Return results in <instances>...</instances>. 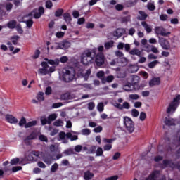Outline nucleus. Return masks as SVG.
Wrapping results in <instances>:
<instances>
[{
  "mask_svg": "<svg viewBox=\"0 0 180 180\" xmlns=\"http://www.w3.org/2000/svg\"><path fill=\"white\" fill-rule=\"evenodd\" d=\"M45 60L48 61V63L47 62H41V65L42 68L39 69L38 72L40 75H51L56 71V66H49V64L51 65H58L60 60L58 59L53 60L47 58Z\"/></svg>",
  "mask_w": 180,
  "mask_h": 180,
  "instance_id": "nucleus-1",
  "label": "nucleus"
},
{
  "mask_svg": "<svg viewBox=\"0 0 180 180\" xmlns=\"http://www.w3.org/2000/svg\"><path fill=\"white\" fill-rule=\"evenodd\" d=\"M59 78L64 82H71L75 78V70L73 68H65L59 72Z\"/></svg>",
  "mask_w": 180,
  "mask_h": 180,
  "instance_id": "nucleus-2",
  "label": "nucleus"
},
{
  "mask_svg": "<svg viewBox=\"0 0 180 180\" xmlns=\"http://www.w3.org/2000/svg\"><path fill=\"white\" fill-rule=\"evenodd\" d=\"M96 54V49H87L83 52L81 56V63L84 65H88L94 61V57Z\"/></svg>",
  "mask_w": 180,
  "mask_h": 180,
  "instance_id": "nucleus-3",
  "label": "nucleus"
},
{
  "mask_svg": "<svg viewBox=\"0 0 180 180\" xmlns=\"http://www.w3.org/2000/svg\"><path fill=\"white\" fill-rule=\"evenodd\" d=\"M180 95L178 94L176 97L173 99V101L169 103V107L167 110V113L171 114L174 113L176 110V108L179 106L180 103Z\"/></svg>",
  "mask_w": 180,
  "mask_h": 180,
  "instance_id": "nucleus-4",
  "label": "nucleus"
},
{
  "mask_svg": "<svg viewBox=\"0 0 180 180\" xmlns=\"http://www.w3.org/2000/svg\"><path fill=\"white\" fill-rule=\"evenodd\" d=\"M124 126L128 133H133L134 131V122L129 117H124Z\"/></svg>",
  "mask_w": 180,
  "mask_h": 180,
  "instance_id": "nucleus-5",
  "label": "nucleus"
},
{
  "mask_svg": "<svg viewBox=\"0 0 180 180\" xmlns=\"http://www.w3.org/2000/svg\"><path fill=\"white\" fill-rule=\"evenodd\" d=\"M71 46V44L69 41H63L60 42H55L51 47L52 50H64Z\"/></svg>",
  "mask_w": 180,
  "mask_h": 180,
  "instance_id": "nucleus-6",
  "label": "nucleus"
},
{
  "mask_svg": "<svg viewBox=\"0 0 180 180\" xmlns=\"http://www.w3.org/2000/svg\"><path fill=\"white\" fill-rule=\"evenodd\" d=\"M163 141L165 143L162 145H160L158 146L159 153H164V151H172L174 148L171 147V144L169 143V138H165Z\"/></svg>",
  "mask_w": 180,
  "mask_h": 180,
  "instance_id": "nucleus-7",
  "label": "nucleus"
},
{
  "mask_svg": "<svg viewBox=\"0 0 180 180\" xmlns=\"http://www.w3.org/2000/svg\"><path fill=\"white\" fill-rule=\"evenodd\" d=\"M95 63L97 67H101V65L105 64V55L103 53L100 52L96 56Z\"/></svg>",
  "mask_w": 180,
  "mask_h": 180,
  "instance_id": "nucleus-8",
  "label": "nucleus"
},
{
  "mask_svg": "<svg viewBox=\"0 0 180 180\" xmlns=\"http://www.w3.org/2000/svg\"><path fill=\"white\" fill-rule=\"evenodd\" d=\"M43 13H44V8L39 7L38 10H34L31 12L28 16H34L35 19H39Z\"/></svg>",
  "mask_w": 180,
  "mask_h": 180,
  "instance_id": "nucleus-9",
  "label": "nucleus"
},
{
  "mask_svg": "<svg viewBox=\"0 0 180 180\" xmlns=\"http://www.w3.org/2000/svg\"><path fill=\"white\" fill-rule=\"evenodd\" d=\"M112 39H119V37H122L123 34H126V29L118 28L115 31L112 32Z\"/></svg>",
  "mask_w": 180,
  "mask_h": 180,
  "instance_id": "nucleus-10",
  "label": "nucleus"
},
{
  "mask_svg": "<svg viewBox=\"0 0 180 180\" xmlns=\"http://www.w3.org/2000/svg\"><path fill=\"white\" fill-rule=\"evenodd\" d=\"M123 89L127 92H129L130 91H133V89H134L135 91L141 89V86H140L139 85H133L131 83H127V84L123 86Z\"/></svg>",
  "mask_w": 180,
  "mask_h": 180,
  "instance_id": "nucleus-11",
  "label": "nucleus"
},
{
  "mask_svg": "<svg viewBox=\"0 0 180 180\" xmlns=\"http://www.w3.org/2000/svg\"><path fill=\"white\" fill-rule=\"evenodd\" d=\"M41 158L45 164H47V165H51L53 162V155H51L50 153H44Z\"/></svg>",
  "mask_w": 180,
  "mask_h": 180,
  "instance_id": "nucleus-12",
  "label": "nucleus"
},
{
  "mask_svg": "<svg viewBox=\"0 0 180 180\" xmlns=\"http://www.w3.org/2000/svg\"><path fill=\"white\" fill-rule=\"evenodd\" d=\"M78 77H81L82 78H84V81H88V78H89V75H91V69L80 70L77 74Z\"/></svg>",
  "mask_w": 180,
  "mask_h": 180,
  "instance_id": "nucleus-13",
  "label": "nucleus"
},
{
  "mask_svg": "<svg viewBox=\"0 0 180 180\" xmlns=\"http://www.w3.org/2000/svg\"><path fill=\"white\" fill-rule=\"evenodd\" d=\"M113 105L115 108H117V109H120V110H123V109L129 110V109H130V103L127 101L124 102L122 105L119 103H115Z\"/></svg>",
  "mask_w": 180,
  "mask_h": 180,
  "instance_id": "nucleus-14",
  "label": "nucleus"
},
{
  "mask_svg": "<svg viewBox=\"0 0 180 180\" xmlns=\"http://www.w3.org/2000/svg\"><path fill=\"white\" fill-rule=\"evenodd\" d=\"M159 44L161 46V47L164 50H169V49L171 48V45L169 44V42L165 38L159 39Z\"/></svg>",
  "mask_w": 180,
  "mask_h": 180,
  "instance_id": "nucleus-15",
  "label": "nucleus"
},
{
  "mask_svg": "<svg viewBox=\"0 0 180 180\" xmlns=\"http://www.w3.org/2000/svg\"><path fill=\"white\" fill-rule=\"evenodd\" d=\"M155 32L156 34H160V36H168V34H171L170 32H167V30L162 27H156Z\"/></svg>",
  "mask_w": 180,
  "mask_h": 180,
  "instance_id": "nucleus-16",
  "label": "nucleus"
},
{
  "mask_svg": "<svg viewBox=\"0 0 180 180\" xmlns=\"http://www.w3.org/2000/svg\"><path fill=\"white\" fill-rule=\"evenodd\" d=\"M5 119L11 124H16L18 123V118L11 114L6 115Z\"/></svg>",
  "mask_w": 180,
  "mask_h": 180,
  "instance_id": "nucleus-17",
  "label": "nucleus"
},
{
  "mask_svg": "<svg viewBox=\"0 0 180 180\" xmlns=\"http://www.w3.org/2000/svg\"><path fill=\"white\" fill-rule=\"evenodd\" d=\"M77 134H81V133L71 131L67 133V139H70L71 141L78 140Z\"/></svg>",
  "mask_w": 180,
  "mask_h": 180,
  "instance_id": "nucleus-18",
  "label": "nucleus"
},
{
  "mask_svg": "<svg viewBox=\"0 0 180 180\" xmlns=\"http://www.w3.org/2000/svg\"><path fill=\"white\" fill-rule=\"evenodd\" d=\"M59 141H62L63 144H67L68 143V138H67V134L65 132L62 131L59 133Z\"/></svg>",
  "mask_w": 180,
  "mask_h": 180,
  "instance_id": "nucleus-19",
  "label": "nucleus"
},
{
  "mask_svg": "<svg viewBox=\"0 0 180 180\" xmlns=\"http://www.w3.org/2000/svg\"><path fill=\"white\" fill-rule=\"evenodd\" d=\"M165 124L166 126H175L176 124V120L172 119V118H165Z\"/></svg>",
  "mask_w": 180,
  "mask_h": 180,
  "instance_id": "nucleus-20",
  "label": "nucleus"
},
{
  "mask_svg": "<svg viewBox=\"0 0 180 180\" xmlns=\"http://www.w3.org/2000/svg\"><path fill=\"white\" fill-rule=\"evenodd\" d=\"M18 20L20 22H24L28 29H30V27L33 26V20H32L31 19L25 21L23 20V18H20V17H18Z\"/></svg>",
  "mask_w": 180,
  "mask_h": 180,
  "instance_id": "nucleus-21",
  "label": "nucleus"
},
{
  "mask_svg": "<svg viewBox=\"0 0 180 180\" xmlns=\"http://www.w3.org/2000/svg\"><path fill=\"white\" fill-rule=\"evenodd\" d=\"M139 15L137 16L138 20H146L147 19V16H148L146 12L141 11H139Z\"/></svg>",
  "mask_w": 180,
  "mask_h": 180,
  "instance_id": "nucleus-22",
  "label": "nucleus"
},
{
  "mask_svg": "<svg viewBox=\"0 0 180 180\" xmlns=\"http://www.w3.org/2000/svg\"><path fill=\"white\" fill-rule=\"evenodd\" d=\"M45 128L46 130H48V131H51L50 136H56V134L58 133V131L57 130V129H53V127L51 126H49V127L46 126Z\"/></svg>",
  "mask_w": 180,
  "mask_h": 180,
  "instance_id": "nucleus-23",
  "label": "nucleus"
},
{
  "mask_svg": "<svg viewBox=\"0 0 180 180\" xmlns=\"http://www.w3.org/2000/svg\"><path fill=\"white\" fill-rule=\"evenodd\" d=\"M118 65L120 67H125V65H127V59L126 58H119Z\"/></svg>",
  "mask_w": 180,
  "mask_h": 180,
  "instance_id": "nucleus-24",
  "label": "nucleus"
},
{
  "mask_svg": "<svg viewBox=\"0 0 180 180\" xmlns=\"http://www.w3.org/2000/svg\"><path fill=\"white\" fill-rule=\"evenodd\" d=\"M160 77H155L151 79V81L149 82L150 86H154V85H160Z\"/></svg>",
  "mask_w": 180,
  "mask_h": 180,
  "instance_id": "nucleus-25",
  "label": "nucleus"
},
{
  "mask_svg": "<svg viewBox=\"0 0 180 180\" xmlns=\"http://www.w3.org/2000/svg\"><path fill=\"white\" fill-rule=\"evenodd\" d=\"M142 26L144 27L145 30L147 32V33H151V31L153 29L151 28V25L147 24L146 21H143L141 22Z\"/></svg>",
  "mask_w": 180,
  "mask_h": 180,
  "instance_id": "nucleus-26",
  "label": "nucleus"
},
{
  "mask_svg": "<svg viewBox=\"0 0 180 180\" xmlns=\"http://www.w3.org/2000/svg\"><path fill=\"white\" fill-rule=\"evenodd\" d=\"M129 54L131 56H137L138 57H141V51L138 49H134L131 50Z\"/></svg>",
  "mask_w": 180,
  "mask_h": 180,
  "instance_id": "nucleus-27",
  "label": "nucleus"
},
{
  "mask_svg": "<svg viewBox=\"0 0 180 180\" xmlns=\"http://www.w3.org/2000/svg\"><path fill=\"white\" fill-rule=\"evenodd\" d=\"M131 81L133 85H139L136 84H139V82H140V77L137 75H132Z\"/></svg>",
  "mask_w": 180,
  "mask_h": 180,
  "instance_id": "nucleus-28",
  "label": "nucleus"
},
{
  "mask_svg": "<svg viewBox=\"0 0 180 180\" xmlns=\"http://www.w3.org/2000/svg\"><path fill=\"white\" fill-rule=\"evenodd\" d=\"M137 2H139V0H128L126 1V6L127 8H131V6H134Z\"/></svg>",
  "mask_w": 180,
  "mask_h": 180,
  "instance_id": "nucleus-29",
  "label": "nucleus"
},
{
  "mask_svg": "<svg viewBox=\"0 0 180 180\" xmlns=\"http://www.w3.org/2000/svg\"><path fill=\"white\" fill-rule=\"evenodd\" d=\"M114 44H115V41H110L104 44V47L105 50H109L110 49H112L113 47Z\"/></svg>",
  "mask_w": 180,
  "mask_h": 180,
  "instance_id": "nucleus-30",
  "label": "nucleus"
},
{
  "mask_svg": "<svg viewBox=\"0 0 180 180\" xmlns=\"http://www.w3.org/2000/svg\"><path fill=\"white\" fill-rule=\"evenodd\" d=\"M63 18H64V20L66 22V23H70L72 18H71V15H70V13H66L63 14Z\"/></svg>",
  "mask_w": 180,
  "mask_h": 180,
  "instance_id": "nucleus-31",
  "label": "nucleus"
},
{
  "mask_svg": "<svg viewBox=\"0 0 180 180\" xmlns=\"http://www.w3.org/2000/svg\"><path fill=\"white\" fill-rule=\"evenodd\" d=\"M93 177H94V174L91 173L90 172L88 171L84 173V178L85 180L92 179Z\"/></svg>",
  "mask_w": 180,
  "mask_h": 180,
  "instance_id": "nucleus-32",
  "label": "nucleus"
},
{
  "mask_svg": "<svg viewBox=\"0 0 180 180\" xmlns=\"http://www.w3.org/2000/svg\"><path fill=\"white\" fill-rule=\"evenodd\" d=\"M53 126H56V127H61L64 126V122H63V120H57L53 122Z\"/></svg>",
  "mask_w": 180,
  "mask_h": 180,
  "instance_id": "nucleus-33",
  "label": "nucleus"
},
{
  "mask_svg": "<svg viewBox=\"0 0 180 180\" xmlns=\"http://www.w3.org/2000/svg\"><path fill=\"white\" fill-rule=\"evenodd\" d=\"M32 155H34V157H38L39 158H41L43 157V152H39V151H36V150H32L31 152Z\"/></svg>",
  "mask_w": 180,
  "mask_h": 180,
  "instance_id": "nucleus-34",
  "label": "nucleus"
},
{
  "mask_svg": "<svg viewBox=\"0 0 180 180\" xmlns=\"http://www.w3.org/2000/svg\"><path fill=\"white\" fill-rule=\"evenodd\" d=\"M96 157H103V149L101 147H98L96 151Z\"/></svg>",
  "mask_w": 180,
  "mask_h": 180,
  "instance_id": "nucleus-35",
  "label": "nucleus"
},
{
  "mask_svg": "<svg viewBox=\"0 0 180 180\" xmlns=\"http://www.w3.org/2000/svg\"><path fill=\"white\" fill-rule=\"evenodd\" d=\"M36 124H37V121L34 120L25 124V129H29V127H32V126H36Z\"/></svg>",
  "mask_w": 180,
  "mask_h": 180,
  "instance_id": "nucleus-36",
  "label": "nucleus"
},
{
  "mask_svg": "<svg viewBox=\"0 0 180 180\" xmlns=\"http://www.w3.org/2000/svg\"><path fill=\"white\" fill-rule=\"evenodd\" d=\"M81 134L82 136H89L91 134V129L86 128L81 130Z\"/></svg>",
  "mask_w": 180,
  "mask_h": 180,
  "instance_id": "nucleus-37",
  "label": "nucleus"
},
{
  "mask_svg": "<svg viewBox=\"0 0 180 180\" xmlns=\"http://www.w3.org/2000/svg\"><path fill=\"white\" fill-rule=\"evenodd\" d=\"M7 26L9 29H15V27H16V21L11 20L8 22V23L7 24Z\"/></svg>",
  "mask_w": 180,
  "mask_h": 180,
  "instance_id": "nucleus-38",
  "label": "nucleus"
},
{
  "mask_svg": "<svg viewBox=\"0 0 180 180\" xmlns=\"http://www.w3.org/2000/svg\"><path fill=\"white\" fill-rule=\"evenodd\" d=\"M131 17L130 15H127L122 17L120 21L122 23H127V22H130Z\"/></svg>",
  "mask_w": 180,
  "mask_h": 180,
  "instance_id": "nucleus-39",
  "label": "nucleus"
},
{
  "mask_svg": "<svg viewBox=\"0 0 180 180\" xmlns=\"http://www.w3.org/2000/svg\"><path fill=\"white\" fill-rule=\"evenodd\" d=\"M37 99L39 102H41V101H44V93H43V92L38 93V94L37 96Z\"/></svg>",
  "mask_w": 180,
  "mask_h": 180,
  "instance_id": "nucleus-40",
  "label": "nucleus"
},
{
  "mask_svg": "<svg viewBox=\"0 0 180 180\" xmlns=\"http://www.w3.org/2000/svg\"><path fill=\"white\" fill-rule=\"evenodd\" d=\"M157 64H160V61L154 60V61H152V62L149 63L148 64V67L149 68H154V67H155V65H157Z\"/></svg>",
  "mask_w": 180,
  "mask_h": 180,
  "instance_id": "nucleus-41",
  "label": "nucleus"
},
{
  "mask_svg": "<svg viewBox=\"0 0 180 180\" xmlns=\"http://www.w3.org/2000/svg\"><path fill=\"white\" fill-rule=\"evenodd\" d=\"M41 123L43 126H44V124H51L50 121L44 117H41Z\"/></svg>",
  "mask_w": 180,
  "mask_h": 180,
  "instance_id": "nucleus-42",
  "label": "nucleus"
},
{
  "mask_svg": "<svg viewBox=\"0 0 180 180\" xmlns=\"http://www.w3.org/2000/svg\"><path fill=\"white\" fill-rule=\"evenodd\" d=\"M129 72H131V73L137 72V71H139V67H137L136 65H131L129 68Z\"/></svg>",
  "mask_w": 180,
  "mask_h": 180,
  "instance_id": "nucleus-43",
  "label": "nucleus"
},
{
  "mask_svg": "<svg viewBox=\"0 0 180 180\" xmlns=\"http://www.w3.org/2000/svg\"><path fill=\"white\" fill-rule=\"evenodd\" d=\"M57 119V115L56 114H51L48 117V120L51 124V122H53V120H56Z\"/></svg>",
  "mask_w": 180,
  "mask_h": 180,
  "instance_id": "nucleus-44",
  "label": "nucleus"
},
{
  "mask_svg": "<svg viewBox=\"0 0 180 180\" xmlns=\"http://www.w3.org/2000/svg\"><path fill=\"white\" fill-rule=\"evenodd\" d=\"M147 8L148 11H155V6L154 5V3H148L147 5Z\"/></svg>",
  "mask_w": 180,
  "mask_h": 180,
  "instance_id": "nucleus-45",
  "label": "nucleus"
},
{
  "mask_svg": "<svg viewBox=\"0 0 180 180\" xmlns=\"http://www.w3.org/2000/svg\"><path fill=\"white\" fill-rule=\"evenodd\" d=\"M116 140L115 138H113V139H106V138H104L103 139V141L104 143H108V144H112V143H113V141H115Z\"/></svg>",
  "mask_w": 180,
  "mask_h": 180,
  "instance_id": "nucleus-46",
  "label": "nucleus"
},
{
  "mask_svg": "<svg viewBox=\"0 0 180 180\" xmlns=\"http://www.w3.org/2000/svg\"><path fill=\"white\" fill-rule=\"evenodd\" d=\"M63 13L64 10L59 8L56 11L55 16H56V18H59V16H61V15H63Z\"/></svg>",
  "mask_w": 180,
  "mask_h": 180,
  "instance_id": "nucleus-47",
  "label": "nucleus"
},
{
  "mask_svg": "<svg viewBox=\"0 0 180 180\" xmlns=\"http://www.w3.org/2000/svg\"><path fill=\"white\" fill-rule=\"evenodd\" d=\"M11 39L13 44H14V46H16V44H18V40H19V36L15 35L12 37Z\"/></svg>",
  "mask_w": 180,
  "mask_h": 180,
  "instance_id": "nucleus-48",
  "label": "nucleus"
},
{
  "mask_svg": "<svg viewBox=\"0 0 180 180\" xmlns=\"http://www.w3.org/2000/svg\"><path fill=\"white\" fill-rule=\"evenodd\" d=\"M58 169V164L54 163L51 167V172H56Z\"/></svg>",
  "mask_w": 180,
  "mask_h": 180,
  "instance_id": "nucleus-49",
  "label": "nucleus"
},
{
  "mask_svg": "<svg viewBox=\"0 0 180 180\" xmlns=\"http://www.w3.org/2000/svg\"><path fill=\"white\" fill-rule=\"evenodd\" d=\"M129 97V99H131V101H137V99L140 98V96H139L138 94H130Z\"/></svg>",
  "mask_w": 180,
  "mask_h": 180,
  "instance_id": "nucleus-50",
  "label": "nucleus"
},
{
  "mask_svg": "<svg viewBox=\"0 0 180 180\" xmlns=\"http://www.w3.org/2000/svg\"><path fill=\"white\" fill-rule=\"evenodd\" d=\"M146 117H147V115H146V112H141L139 115L140 120H141V122H144V120H146Z\"/></svg>",
  "mask_w": 180,
  "mask_h": 180,
  "instance_id": "nucleus-51",
  "label": "nucleus"
},
{
  "mask_svg": "<svg viewBox=\"0 0 180 180\" xmlns=\"http://www.w3.org/2000/svg\"><path fill=\"white\" fill-rule=\"evenodd\" d=\"M104 151H110L112 150V145L111 143H108L103 146Z\"/></svg>",
  "mask_w": 180,
  "mask_h": 180,
  "instance_id": "nucleus-52",
  "label": "nucleus"
},
{
  "mask_svg": "<svg viewBox=\"0 0 180 180\" xmlns=\"http://www.w3.org/2000/svg\"><path fill=\"white\" fill-rule=\"evenodd\" d=\"M103 109H104L103 103H99L97 105V110H98V112H103Z\"/></svg>",
  "mask_w": 180,
  "mask_h": 180,
  "instance_id": "nucleus-53",
  "label": "nucleus"
},
{
  "mask_svg": "<svg viewBox=\"0 0 180 180\" xmlns=\"http://www.w3.org/2000/svg\"><path fill=\"white\" fill-rule=\"evenodd\" d=\"M19 162V158H15L14 159H12L10 162L11 165H16Z\"/></svg>",
  "mask_w": 180,
  "mask_h": 180,
  "instance_id": "nucleus-54",
  "label": "nucleus"
},
{
  "mask_svg": "<svg viewBox=\"0 0 180 180\" xmlns=\"http://www.w3.org/2000/svg\"><path fill=\"white\" fill-rule=\"evenodd\" d=\"M139 115V110H137L136 109L131 110V115L133 116V117H137Z\"/></svg>",
  "mask_w": 180,
  "mask_h": 180,
  "instance_id": "nucleus-55",
  "label": "nucleus"
},
{
  "mask_svg": "<svg viewBox=\"0 0 180 180\" xmlns=\"http://www.w3.org/2000/svg\"><path fill=\"white\" fill-rule=\"evenodd\" d=\"M12 172H18V171H22V167L20 166H15L11 169Z\"/></svg>",
  "mask_w": 180,
  "mask_h": 180,
  "instance_id": "nucleus-56",
  "label": "nucleus"
},
{
  "mask_svg": "<svg viewBox=\"0 0 180 180\" xmlns=\"http://www.w3.org/2000/svg\"><path fill=\"white\" fill-rule=\"evenodd\" d=\"M19 126L22 127V126H25L27 124L26 123V118L25 117H22L20 121L18 123Z\"/></svg>",
  "mask_w": 180,
  "mask_h": 180,
  "instance_id": "nucleus-57",
  "label": "nucleus"
},
{
  "mask_svg": "<svg viewBox=\"0 0 180 180\" xmlns=\"http://www.w3.org/2000/svg\"><path fill=\"white\" fill-rule=\"evenodd\" d=\"M96 150V146H92L87 151L88 154H94Z\"/></svg>",
  "mask_w": 180,
  "mask_h": 180,
  "instance_id": "nucleus-58",
  "label": "nucleus"
},
{
  "mask_svg": "<svg viewBox=\"0 0 180 180\" xmlns=\"http://www.w3.org/2000/svg\"><path fill=\"white\" fill-rule=\"evenodd\" d=\"M36 137H37V134L34 131L31 133L30 135L27 136V138L30 139V140H34Z\"/></svg>",
  "mask_w": 180,
  "mask_h": 180,
  "instance_id": "nucleus-59",
  "label": "nucleus"
},
{
  "mask_svg": "<svg viewBox=\"0 0 180 180\" xmlns=\"http://www.w3.org/2000/svg\"><path fill=\"white\" fill-rule=\"evenodd\" d=\"M160 19L162 22H165L166 20H168V15L167 14H162L160 15Z\"/></svg>",
  "mask_w": 180,
  "mask_h": 180,
  "instance_id": "nucleus-60",
  "label": "nucleus"
},
{
  "mask_svg": "<svg viewBox=\"0 0 180 180\" xmlns=\"http://www.w3.org/2000/svg\"><path fill=\"white\" fill-rule=\"evenodd\" d=\"M164 158L161 155H157L154 158V162H160V161H162Z\"/></svg>",
  "mask_w": 180,
  "mask_h": 180,
  "instance_id": "nucleus-61",
  "label": "nucleus"
},
{
  "mask_svg": "<svg viewBox=\"0 0 180 180\" xmlns=\"http://www.w3.org/2000/svg\"><path fill=\"white\" fill-rule=\"evenodd\" d=\"M106 82L110 84L115 79V76L114 75H109L106 78Z\"/></svg>",
  "mask_w": 180,
  "mask_h": 180,
  "instance_id": "nucleus-62",
  "label": "nucleus"
},
{
  "mask_svg": "<svg viewBox=\"0 0 180 180\" xmlns=\"http://www.w3.org/2000/svg\"><path fill=\"white\" fill-rule=\"evenodd\" d=\"M124 77H126V73L124 72H117V78H124Z\"/></svg>",
  "mask_w": 180,
  "mask_h": 180,
  "instance_id": "nucleus-63",
  "label": "nucleus"
},
{
  "mask_svg": "<svg viewBox=\"0 0 180 180\" xmlns=\"http://www.w3.org/2000/svg\"><path fill=\"white\" fill-rule=\"evenodd\" d=\"M39 140L41 141H45L46 143H47V141H49V139H47V136H46L44 135H40L39 136Z\"/></svg>",
  "mask_w": 180,
  "mask_h": 180,
  "instance_id": "nucleus-64",
  "label": "nucleus"
}]
</instances>
